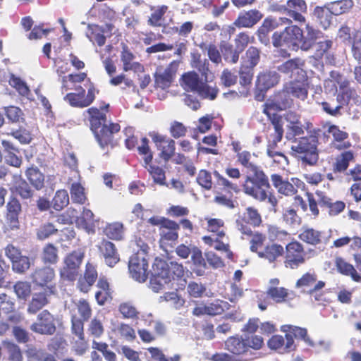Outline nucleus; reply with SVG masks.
<instances>
[{
  "instance_id": "1",
  "label": "nucleus",
  "mask_w": 361,
  "mask_h": 361,
  "mask_svg": "<svg viewBox=\"0 0 361 361\" xmlns=\"http://www.w3.org/2000/svg\"><path fill=\"white\" fill-rule=\"evenodd\" d=\"M321 32L310 23H306L304 29L296 25L285 27L282 32H275L272 36L274 47H286L292 51H309L319 37Z\"/></svg>"
},
{
  "instance_id": "2",
  "label": "nucleus",
  "mask_w": 361,
  "mask_h": 361,
  "mask_svg": "<svg viewBox=\"0 0 361 361\" xmlns=\"http://www.w3.org/2000/svg\"><path fill=\"white\" fill-rule=\"evenodd\" d=\"M269 188V178L262 169L247 176L243 184L244 192L260 202L267 198Z\"/></svg>"
},
{
  "instance_id": "3",
  "label": "nucleus",
  "mask_w": 361,
  "mask_h": 361,
  "mask_svg": "<svg viewBox=\"0 0 361 361\" xmlns=\"http://www.w3.org/2000/svg\"><path fill=\"white\" fill-rule=\"evenodd\" d=\"M291 141V150L295 157L309 165L316 164L319 157L315 137L312 136L301 137L298 139L295 137Z\"/></svg>"
},
{
  "instance_id": "4",
  "label": "nucleus",
  "mask_w": 361,
  "mask_h": 361,
  "mask_svg": "<svg viewBox=\"0 0 361 361\" xmlns=\"http://www.w3.org/2000/svg\"><path fill=\"white\" fill-rule=\"evenodd\" d=\"M73 90L75 92L66 94L63 97V100L71 106L77 108H85L90 106L98 93V91L92 85H90L87 94H85V90L80 85L74 87Z\"/></svg>"
},
{
  "instance_id": "5",
  "label": "nucleus",
  "mask_w": 361,
  "mask_h": 361,
  "mask_svg": "<svg viewBox=\"0 0 361 361\" xmlns=\"http://www.w3.org/2000/svg\"><path fill=\"white\" fill-rule=\"evenodd\" d=\"M153 274L150 279L149 287L155 293L161 291L165 285L171 282L167 264L161 259H156L153 266Z\"/></svg>"
},
{
  "instance_id": "6",
  "label": "nucleus",
  "mask_w": 361,
  "mask_h": 361,
  "mask_svg": "<svg viewBox=\"0 0 361 361\" xmlns=\"http://www.w3.org/2000/svg\"><path fill=\"white\" fill-rule=\"evenodd\" d=\"M33 283L46 291L47 295H54L56 293V285L53 283L55 271L53 268L44 267L37 269L32 274Z\"/></svg>"
},
{
  "instance_id": "7",
  "label": "nucleus",
  "mask_w": 361,
  "mask_h": 361,
  "mask_svg": "<svg viewBox=\"0 0 361 361\" xmlns=\"http://www.w3.org/2000/svg\"><path fill=\"white\" fill-rule=\"evenodd\" d=\"M284 118L287 122L286 137L288 140H292L304 134V130H309L312 124L309 121L304 123L301 121V118L297 113L289 111L284 115Z\"/></svg>"
},
{
  "instance_id": "8",
  "label": "nucleus",
  "mask_w": 361,
  "mask_h": 361,
  "mask_svg": "<svg viewBox=\"0 0 361 361\" xmlns=\"http://www.w3.org/2000/svg\"><path fill=\"white\" fill-rule=\"evenodd\" d=\"M284 266L287 269H296L305 262L306 253L298 242L288 243L286 247Z\"/></svg>"
},
{
  "instance_id": "9",
  "label": "nucleus",
  "mask_w": 361,
  "mask_h": 361,
  "mask_svg": "<svg viewBox=\"0 0 361 361\" xmlns=\"http://www.w3.org/2000/svg\"><path fill=\"white\" fill-rule=\"evenodd\" d=\"M83 257L84 254L80 250L68 254L64 258V266L60 271L61 277L70 281L75 280Z\"/></svg>"
},
{
  "instance_id": "10",
  "label": "nucleus",
  "mask_w": 361,
  "mask_h": 361,
  "mask_svg": "<svg viewBox=\"0 0 361 361\" xmlns=\"http://www.w3.org/2000/svg\"><path fill=\"white\" fill-rule=\"evenodd\" d=\"M147 259L145 253H136L129 260L128 269L133 279L139 282H144L147 278Z\"/></svg>"
},
{
  "instance_id": "11",
  "label": "nucleus",
  "mask_w": 361,
  "mask_h": 361,
  "mask_svg": "<svg viewBox=\"0 0 361 361\" xmlns=\"http://www.w3.org/2000/svg\"><path fill=\"white\" fill-rule=\"evenodd\" d=\"M305 61L300 58L289 59L277 66L276 69L290 78L297 75L296 78L303 80L306 78V73L304 71Z\"/></svg>"
},
{
  "instance_id": "12",
  "label": "nucleus",
  "mask_w": 361,
  "mask_h": 361,
  "mask_svg": "<svg viewBox=\"0 0 361 361\" xmlns=\"http://www.w3.org/2000/svg\"><path fill=\"white\" fill-rule=\"evenodd\" d=\"M180 85L185 91L197 94L199 97L202 98L203 82L195 71L183 74L180 79Z\"/></svg>"
},
{
  "instance_id": "13",
  "label": "nucleus",
  "mask_w": 361,
  "mask_h": 361,
  "mask_svg": "<svg viewBox=\"0 0 361 361\" xmlns=\"http://www.w3.org/2000/svg\"><path fill=\"white\" fill-rule=\"evenodd\" d=\"M30 329L41 334H53L56 330L53 316L47 310L42 311L38 314L37 321L31 325Z\"/></svg>"
},
{
  "instance_id": "14",
  "label": "nucleus",
  "mask_w": 361,
  "mask_h": 361,
  "mask_svg": "<svg viewBox=\"0 0 361 361\" xmlns=\"http://www.w3.org/2000/svg\"><path fill=\"white\" fill-rule=\"evenodd\" d=\"M149 136L157 149L161 151V157L166 161H169L174 154L175 142L155 132L150 133Z\"/></svg>"
},
{
  "instance_id": "15",
  "label": "nucleus",
  "mask_w": 361,
  "mask_h": 361,
  "mask_svg": "<svg viewBox=\"0 0 361 361\" xmlns=\"http://www.w3.org/2000/svg\"><path fill=\"white\" fill-rule=\"evenodd\" d=\"M281 330L284 332H286L285 348L288 350L293 349L294 341L293 336H294L295 338L304 340L305 343L310 345H313L309 337L307 336L306 329L292 325H284L282 326Z\"/></svg>"
},
{
  "instance_id": "16",
  "label": "nucleus",
  "mask_w": 361,
  "mask_h": 361,
  "mask_svg": "<svg viewBox=\"0 0 361 361\" xmlns=\"http://www.w3.org/2000/svg\"><path fill=\"white\" fill-rule=\"evenodd\" d=\"M286 11L295 22L305 23L306 18L302 13H307V5L305 0H288Z\"/></svg>"
},
{
  "instance_id": "17",
  "label": "nucleus",
  "mask_w": 361,
  "mask_h": 361,
  "mask_svg": "<svg viewBox=\"0 0 361 361\" xmlns=\"http://www.w3.org/2000/svg\"><path fill=\"white\" fill-rule=\"evenodd\" d=\"M348 85L349 81L336 71H331L329 78L324 82L325 91L334 94L337 92L338 86L341 90Z\"/></svg>"
},
{
  "instance_id": "18",
  "label": "nucleus",
  "mask_w": 361,
  "mask_h": 361,
  "mask_svg": "<svg viewBox=\"0 0 361 361\" xmlns=\"http://www.w3.org/2000/svg\"><path fill=\"white\" fill-rule=\"evenodd\" d=\"M263 17L262 13L257 9L240 13L234 22L238 27H251L257 24Z\"/></svg>"
},
{
  "instance_id": "19",
  "label": "nucleus",
  "mask_w": 361,
  "mask_h": 361,
  "mask_svg": "<svg viewBox=\"0 0 361 361\" xmlns=\"http://www.w3.org/2000/svg\"><path fill=\"white\" fill-rule=\"evenodd\" d=\"M285 92L291 94L293 97L299 99L305 100L308 94V84L305 79L295 78V81L285 85Z\"/></svg>"
},
{
  "instance_id": "20",
  "label": "nucleus",
  "mask_w": 361,
  "mask_h": 361,
  "mask_svg": "<svg viewBox=\"0 0 361 361\" xmlns=\"http://www.w3.org/2000/svg\"><path fill=\"white\" fill-rule=\"evenodd\" d=\"M175 62H172L166 68H159L157 71L154 78L155 85L157 87L165 90L171 86L175 75V71L172 68Z\"/></svg>"
},
{
  "instance_id": "21",
  "label": "nucleus",
  "mask_w": 361,
  "mask_h": 361,
  "mask_svg": "<svg viewBox=\"0 0 361 361\" xmlns=\"http://www.w3.org/2000/svg\"><path fill=\"white\" fill-rule=\"evenodd\" d=\"M99 250L103 255L106 264L109 267H114L119 261V256L114 243L103 240L99 245Z\"/></svg>"
},
{
  "instance_id": "22",
  "label": "nucleus",
  "mask_w": 361,
  "mask_h": 361,
  "mask_svg": "<svg viewBox=\"0 0 361 361\" xmlns=\"http://www.w3.org/2000/svg\"><path fill=\"white\" fill-rule=\"evenodd\" d=\"M280 75L276 71H268L260 73L257 80V86L260 91H266L279 83Z\"/></svg>"
},
{
  "instance_id": "23",
  "label": "nucleus",
  "mask_w": 361,
  "mask_h": 361,
  "mask_svg": "<svg viewBox=\"0 0 361 361\" xmlns=\"http://www.w3.org/2000/svg\"><path fill=\"white\" fill-rule=\"evenodd\" d=\"M121 127L118 123H110L109 126L104 124L95 134V137L102 147L111 142L112 135L120 130Z\"/></svg>"
},
{
  "instance_id": "24",
  "label": "nucleus",
  "mask_w": 361,
  "mask_h": 361,
  "mask_svg": "<svg viewBox=\"0 0 361 361\" xmlns=\"http://www.w3.org/2000/svg\"><path fill=\"white\" fill-rule=\"evenodd\" d=\"M6 218L12 228L18 227V216L21 212V204L16 198L11 199L6 205Z\"/></svg>"
},
{
  "instance_id": "25",
  "label": "nucleus",
  "mask_w": 361,
  "mask_h": 361,
  "mask_svg": "<svg viewBox=\"0 0 361 361\" xmlns=\"http://www.w3.org/2000/svg\"><path fill=\"white\" fill-rule=\"evenodd\" d=\"M179 229V225L171 220L165 221V224L159 228V233L161 235V240L165 241H175L178 237L177 231Z\"/></svg>"
},
{
  "instance_id": "26",
  "label": "nucleus",
  "mask_w": 361,
  "mask_h": 361,
  "mask_svg": "<svg viewBox=\"0 0 361 361\" xmlns=\"http://www.w3.org/2000/svg\"><path fill=\"white\" fill-rule=\"evenodd\" d=\"M271 180L273 185L277 189L279 193L289 196L297 192V189L290 182L285 180L278 174H272Z\"/></svg>"
},
{
  "instance_id": "27",
  "label": "nucleus",
  "mask_w": 361,
  "mask_h": 361,
  "mask_svg": "<svg viewBox=\"0 0 361 361\" xmlns=\"http://www.w3.org/2000/svg\"><path fill=\"white\" fill-rule=\"evenodd\" d=\"M121 61L123 65V71H133L135 73H142L144 67L139 62L134 61L135 56L127 49H123L121 52Z\"/></svg>"
},
{
  "instance_id": "28",
  "label": "nucleus",
  "mask_w": 361,
  "mask_h": 361,
  "mask_svg": "<svg viewBox=\"0 0 361 361\" xmlns=\"http://www.w3.org/2000/svg\"><path fill=\"white\" fill-rule=\"evenodd\" d=\"M225 348L235 355H241L247 352L245 339L238 336H231L225 342Z\"/></svg>"
},
{
  "instance_id": "29",
  "label": "nucleus",
  "mask_w": 361,
  "mask_h": 361,
  "mask_svg": "<svg viewBox=\"0 0 361 361\" xmlns=\"http://www.w3.org/2000/svg\"><path fill=\"white\" fill-rule=\"evenodd\" d=\"M283 253V247L278 244L267 245L263 251L257 252V255L260 258H264L270 263L276 261Z\"/></svg>"
},
{
  "instance_id": "30",
  "label": "nucleus",
  "mask_w": 361,
  "mask_h": 361,
  "mask_svg": "<svg viewBox=\"0 0 361 361\" xmlns=\"http://www.w3.org/2000/svg\"><path fill=\"white\" fill-rule=\"evenodd\" d=\"M97 278V272L94 267L90 264L86 266L84 278L78 281V287L81 291L86 293L95 282Z\"/></svg>"
},
{
  "instance_id": "31",
  "label": "nucleus",
  "mask_w": 361,
  "mask_h": 361,
  "mask_svg": "<svg viewBox=\"0 0 361 361\" xmlns=\"http://www.w3.org/2000/svg\"><path fill=\"white\" fill-rule=\"evenodd\" d=\"M85 35L90 42L94 44L96 43L99 47L103 46L106 42L104 30L99 25H88Z\"/></svg>"
},
{
  "instance_id": "32",
  "label": "nucleus",
  "mask_w": 361,
  "mask_h": 361,
  "mask_svg": "<svg viewBox=\"0 0 361 361\" xmlns=\"http://www.w3.org/2000/svg\"><path fill=\"white\" fill-rule=\"evenodd\" d=\"M301 240L311 245H317L323 241V235L319 231L312 228L304 227L299 235Z\"/></svg>"
},
{
  "instance_id": "33",
  "label": "nucleus",
  "mask_w": 361,
  "mask_h": 361,
  "mask_svg": "<svg viewBox=\"0 0 361 361\" xmlns=\"http://www.w3.org/2000/svg\"><path fill=\"white\" fill-rule=\"evenodd\" d=\"M337 101L341 104L352 101L357 106H361V97L357 94L356 90L349 87V85L340 90L337 95Z\"/></svg>"
},
{
  "instance_id": "34",
  "label": "nucleus",
  "mask_w": 361,
  "mask_h": 361,
  "mask_svg": "<svg viewBox=\"0 0 361 361\" xmlns=\"http://www.w3.org/2000/svg\"><path fill=\"white\" fill-rule=\"evenodd\" d=\"M354 6L353 0H339L327 4L329 11L334 16H339L348 12Z\"/></svg>"
},
{
  "instance_id": "35",
  "label": "nucleus",
  "mask_w": 361,
  "mask_h": 361,
  "mask_svg": "<svg viewBox=\"0 0 361 361\" xmlns=\"http://www.w3.org/2000/svg\"><path fill=\"white\" fill-rule=\"evenodd\" d=\"M87 75L85 73H80L75 74H69L68 75L63 76L61 78V92L63 93L69 90H72L75 87L76 83L81 82L85 80Z\"/></svg>"
},
{
  "instance_id": "36",
  "label": "nucleus",
  "mask_w": 361,
  "mask_h": 361,
  "mask_svg": "<svg viewBox=\"0 0 361 361\" xmlns=\"http://www.w3.org/2000/svg\"><path fill=\"white\" fill-rule=\"evenodd\" d=\"M338 271L344 275L350 276L357 282L361 281V276L357 274L353 265L345 262L341 257H337L335 261Z\"/></svg>"
},
{
  "instance_id": "37",
  "label": "nucleus",
  "mask_w": 361,
  "mask_h": 361,
  "mask_svg": "<svg viewBox=\"0 0 361 361\" xmlns=\"http://www.w3.org/2000/svg\"><path fill=\"white\" fill-rule=\"evenodd\" d=\"M90 116L91 130L95 135L102 127L106 120V116L97 108H90L87 110Z\"/></svg>"
},
{
  "instance_id": "38",
  "label": "nucleus",
  "mask_w": 361,
  "mask_h": 361,
  "mask_svg": "<svg viewBox=\"0 0 361 361\" xmlns=\"http://www.w3.org/2000/svg\"><path fill=\"white\" fill-rule=\"evenodd\" d=\"M49 295L46 294L45 290L43 293H35L28 305V312L35 314L44 307L48 303L47 297Z\"/></svg>"
},
{
  "instance_id": "39",
  "label": "nucleus",
  "mask_w": 361,
  "mask_h": 361,
  "mask_svg": "<svg viewBox=\"0 0 361 361\" xmlns=\"http://www.w3.org/2000/svg\"><path fill=\"white\" fill-rule=\"evenodd\" d=\"M145 168L150 174L154 183L159 185H166L165 171L156 165L152 164L151 162L145 164Z\"/></svg>"
},
{
  "instance_id": "40",
  "label": "nucleus",
  "mask_w": 361,
  "mask_h": 361,
  "mask_svg": "<svg viewBox=\"0 0 361 361\" xmlns=\"http://www.w3.org/2000/svg\"><path fill=\"white\" fill-rule=\"evenodd\" d=\"M26 176L30 183L37 189H41L44 185V175L37 167H30L26 171Z\"/></svg>"
},
{
  "instance_id": "41",
  "label": "nucleus",
  "mask_w": 361,
  "mask_h": 361,
  "mask_svg": "<svg viewBox=\"0 0 361 361\" xmlns=\"http://www.w3.org/2000/svg\"><path fill=\"white\" fill-rule=\"evenodd\" d=\"M331 14L327 8V5L325 6H317L313 11V16L324 28H326L331 24Z\"/></svg>"
},
{
  "instance_id": "42",
  "label": "nucleus",
  "mask_w": 361,
  "mask_h": 361,
  "mask_svg": "<svg viewBox=\"0 0 361 361\" xmlns=\"http://www.w3.org/2000/svg\"><path fill=\"white\" fill-rule=\"evenodd\" d=\"M104 233L110 239L121 240L123 236V224L119 222L108 224L104 228Z\"/></svg>"
},
{
  "instance_id": "43",
  "label": "nucleus",
  "mask_w": 361,
  "mask_h": 361,
  "mask_svg": "<svg viewBox=\"0 0 361 361\" xmlns=\"http://www.w3.org/2000/svg\"><path fill=\"white\" fill-rule=\"evenodd\" d=\"M221 49L225 61L231 63L238 62L239 55L241 53L238 49H233V46L228 43L222 44Z\"/></svg>"
},
{
  "instance_id": "44",
  "label": "nucleus",
  "mask_w": 361,
  "mask_h": 361,
  "mask_svg": "<svg viewBox=\"0 0 361 361\" xmlns=\"http://www.w3.org/2000/svg\"><path fill=\"white\" fill-rule=\"evenodd\" d=\"M13 189L23 199H28L32 195V190L27 183L20 178L16 179Z\"/></svg>"
},
{
  "instance_id": "45",
  "label": "nucleus",
  "mask_w": 361,
  "mask_h": 361,
  "mask_svg": "<svg viewBox=\"0 0 361 361\" xmlns=\"http://www.w3.org/2000/svg\"><path fill=\"white\" fill-rule=\"evenodd\" d=\"M317 280V274L313 272H307L304 274L296 282L295 287L302 288L303 292L306 288L312 287Z\"/></svg>"
},
{
  "instance_id": "46",
  "label": "nucleus",
  "mask_w": 361,
  "mask_h": 361,
  "mask_svg": "<svg viewBox=\"0 0 361 361\" xmlns=\"http://www.w3.org/2000/svg\"><path fill=\"white\" fill-rule=\"evenodd\" d=\"M2 345L8 353L9 360L12 361L23 360L21 350L18 345L13 342L6 340L2 342Z\"/></svg>"
},
{
  "instance_id": "47",
  "label": "nucleus",
  "mask_w": 361,
  "mask_h": 361,
  "mask_svg": "<svg viewBox=\"0 0 361 361\" xmlns=\"http://www.w3.org/2000/svg\"><path fill=\"white\" fill-rule=\"evenodd\" d=\"M69 202V197L68 192L65 190H58L53 199V207L56 211H60L68 205Z\"/></svg>"
},
{
  "instance_id": "48",
  "label": "nucleus",
  "mask_w": 361,
  "mask_h": 361,
  "mask_svg": "<svg viewBox=\"0 0 361 361\" xmlns=\"http://www.w3.org/2000/svg\"><path fill=\"white\" fill-rule=\"evenodd\" d=\"M42 259L44 263L56 264L58 261V250L52 244H47L43 248Z\"/></svg>"
},
{
  "instance_id": "49",
  "label": "nucleus",
  "mask_w": 361,
  "mask_h": 361,
  "mask_svg": "<svg viewBox=\"0 0 361 361\" xmlns=\"http://www.w3.org/2000/svg\"><path fill=\"white\" fill-rule=\"evenodd\" d=\"M238 161L244 167L254 173L257 171L261 170L257 166L251 161L252 155L248 151H243L237 154Z\"/></svg>"
},
{
  "instance_id": "50",
  "label": "nucleus",
  "mask_w": 361,
  "mask_h": 361,
  "mask_svg": "<svg viewBox=\"0 0 361 361\" xmlns=\"http://www.w3.org/2000/svg\"><path fill=\"white\" fill-rule=\"evenodd\" d=\"M9 84L13 87L20 95L29 98L30 90L26 83L20 78L11 75L9 78Z\"/></svg>"
},
{
  "instance_id": "51",
  "label": "nucleus",
  "mask_w": 361,
  "mask_h": 361,
  "mask_svg": "<svg viewBox=\"0 0 361 361\" xmlns=\"http://www.w3.org/2000/svg\"><path fill=\"white\" fill-rule=\"evenodd\" d=\"M250 225L258 226L262 222L261 215L258 211L253 207H247L243 217Z\"/></svg>"
},
{
  "instance_id": "52",
  "label": "nucleus",
  "mask_w": 361,
  "mask_h": 361,
  "mask_svg": "<svg viewBox=\"0 0 361 361\" xmlns=\"http://www.w3.org/2000/svg\"><path fill=\"white\" fill-rule=\"evenodd\" d=\"M167 10L168 6L165 5L159 6L155 8L148 20V23L152 26H160L162 18Z\"/></svg>"
},
{
  "instance_id": "53",
  "label": "nucleus",
  "mask_w": 361,
  "mask_h": 361,
  "mask_svg": "<svg viewBox=\"0 0 361 361\" xmlns=\"http://www.w3.org/2000/svg\"><path fill=\"white\" fill-rule=\"evenodd\" d=\"M118 311L123 318L134 319L138 314V311L131 302H124L119 305Z\"/></svg>"
},
{
  "instance_id": "54",
  "label": "nucleus",
  "mask_w": 361,
  "mask_h": 361,
  "mask_svg": "<svg viewBox=\"0 0 361 361\" xmlns=\"http://www.w3.org/2000/svg\"><path fill=\"white\" fill-rule=\"evenodd\" d=\"M71 195L74 202L83 204L86 197L84 192V188L79 183H72L71 188Z\"/></svg>"
},
{
  "instance_id": "55",
  "label": "nucleus",
  "mask_w": 361,
  "mask_h": 361,
  "mask_svg": "<svg viewBox=\"0 0 361 361\" xmlns=\"http://www.w3.org/2000/svg\"><path fill=\"white\" fill-rule=\"evenodd\" d=\"M226 306V302L220 300H216L214 302H211L207 304V305H204V314H221L224 311Z\"/></svg>"
},
{
  "instance_id": "56",
  "label": "nucleus",
  "mask_w": 361,
  "mask_h": 361,
  "mask_svg": "<svg viewBox=\"0 0 361 361\" xmlns=\"http://www.w3.org/2000/svg\"><path fill=\"white\" fill-rule=\"evenodd\" d=\"M268 235L271 240H286L289 234L285 230H282L276 226H269Z\"/></svg>"
},
{
  "instance_id": "57",
  "label": "nucleus",
  "mask_w": 361,
  "mask_h": 361,
  "mask_svg": "<svg viewBox=\"0 0 361 361\" xmlns=\"http://www.w3.org/2000/svg\"><path fill=\"white\" fill-rule=\"evenodd\" d=\"M267 295L275 302H282L288 296V292L286 288L282 287H270L267 290Z\"/></svg>"
},
{
  "instance_id": "58",
  "label": "nucleus",
  "mask_w": 361,
  "mask_h": 361,
  "mask_svg": "<svg viewBox=\"0 0 361 361\" xmlns=\"http://www.w3.org/2000/svg\"><path fill=\"white\" fill-rule=\"evenodd\" d=\"M352 51L356 60L361 62V32L355 31L351 42Z\"/></svg>"
},
{
  "instance_id": "59",
  "label": "nucleus",
  "mask_w": 361,
  "mask_h": 361,
  "mask_svg": "<svg viewBox=\"0 0 361 361\" xmlns=\"http://www.w3.org/2000/svg\"><path fill=\"white\" fill-rule=\"evenodd\" d=\"M31 265L30 259L28 257L20 255L12 264L13 269L17 273H24Z\"/></svg>"
},
{
  "instance_id": "60",
  "label": "nucleus",
  "mask_w": 361,
  "mask_h": 361,
  "mask_svg": "<svg viewBox=\"0 0 361 361\" xmlns=\"http://www.w3.org/2000/svg\"><path fill=\"white\" fill-rule=\"evenodd\" d=\"M18 298L26 299L31 293V286L28 282L18 281L13 286Z\"/></svg>"
},
{
  "instance_id": "61",
  "label": "nucleus",
  "mask_w": 361,
  "mask_h": 361,
  "mask_svg": "<svg viewBox=\"0 0 361 361\" xmlns=\"http://www.w3.org/2000/svg\"><path fill=\"white\" fill-rule=\"evenodd\" d=\"M119 336L126 341H131L136 337L135 330L128 324H121L116 327Z\"/></svg>"
},
{
  "instance_id": "62",
  "label": "nucleus",
  "mask_w": 361,
  "mask_h": 361,
  "mask_svg": "<svg viewBox=\"0 0 361 361\" xmlns=\"http://www.w3.org/2000/svg\"><path fill=\"white\" fill-rule=\"evenodd\" d=\"M353 159V154L351 152H345L338 157L336 160V169L338 171H345L348 165L349 162Z\"/></svg>"
},
{
  "instance_id": "63",
  "label": "nucleus",
  "mask_w": 361,
  "mask_h": 361,
  "mask_svg": "<svg viewBox=\"0 0 361 361\" xmlns=\"http://www.w3.org/2000/svg\"><path fill=\"white\" fill-rule=\"evenodd\" d=\"M267 155L274 163L277 164L281 168L285 169L288 165V158L279 151H271L269 149Z\"/></svg>"
},
{
  "instance_id": "64",
  "label": "nucleus",
  "mask_w": 361,
  "mask_h": 361,
  "mask_svg": "<svg viewBox=\"0 0 361 361\" xmlns=\"http://www.w3.org/2000/svg\"><path fill=\"white\" fill-rule=\"evenodd\" d=\"M246 66L250 68H254L259 61L260 55L258 49L254 47H250L246 51Z\"/></svg>"
}]
</instances>
